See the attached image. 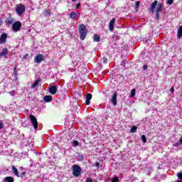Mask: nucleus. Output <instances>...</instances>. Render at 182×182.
<instances>
[{
	"instance_id": "f257e3e1",
	"label": "nucleus",
	"mask_w": 182,
	"mask_h": 182,
	"mask_svg": "<svg viewBox=\"0 0 182 182\" xmlns=\"http://www.w3.org/2000/svg\"><path fill=\"white\" fill-rule=\"evenodd\" d=\"M78 32L80 33V38L81 41H85L87 36V28L86 25L81 24L78 26Z\"/></svg>"
},
{
	"instance_id": "f03ea898",
	"label": "nucleus",
	"mask_w": 182,
	"mask_h": 182,
	"mask_svg": "<svg viewBox=\"0 0 182 182\" xmlns=\"http://www.w3.org/2000/svg\"><path fill=\"white\" fill-rule=\"evenodd\" d=\"M80 174H82V168L79 165L74 164L73 166V175L74 177H80Z\"/></svg>"
},
{
	"instance_id": "7ed1b4c3",
	"label": "nucleus",
	"mask_w": 182,
	"mask_h": 182,
	"mask_svg": "<svg viewBox=\"0 0 182 182\" xmlns=\"http://www.w3.org/2000/svg\"><path fill=\"white\" fill-rule=\"evenodd\" d=\"M163 6L164 4H158L157 7L156 9V14H155V19L156 21H159L160 19V13L163 12Z\"/></svg>"
},
{
	"instance_id": "20e7f679",
	"label": "nucleus",
	"mask_w": 182,
	"mask_h": 182,
	"mask_svg": "<svg viewBox=\"0 0 182 182\" xmlns=\"http://www.w3.org/2000/svg\"><path fill=\"white\" fill-rule=\"evenodd\" d=\"M26 8L25 7V5L22 4H19L16 7V12L18 14L19 16H22V14H23L26 11Z\"/></svg>"
},
{
	"instance_id": "39448f33",
	"label": "nucleus",
	"mask_w": 182,
	"mask_h": 182,
	"mask_svg": "<svg viewBox=\"0 0 182 182\" xmlns=\"http://www.w3.org/2000/svg\"><path fill=\"white\" fill-rule=\"evenodd\" d=\"M22 28V23L21 21H16L12 25V29L14 32H19Z\"/></svg>"
},
{
	"instance_id": "423d86ee",
	"label": "nucleus",
	"mask_w": 182,
	"mask_h": 182,
	"mask_svg": "<svg viewBox=\"0 0 182 182\" xmlns=\"http://www.w3.org/2000/svg\"><path fill=\"white\" fill-rule=\"evenodd\" d=\"M30 120L31 121V123L35 129L39 127V124L38 123V119H36V117H35L34 115H30Z\"/></svg>"
},
{
	"instance_id": "0eeeda50",
	"label": "nucleus",
	"mask_w": 182,
	"mask_h": 182,
	"mask_svg": "<svg viewBox=\"0 0 182 182\" xmlns=\"http://www.w3.org/2000/svg\"><path fill=\"white\" fill-rule=\"evenodd\" d=\"M43 60H45V55H43V54H39L34 58V62L36 63H41V62H43Z\"/></svg>"
},
{
	"instance_id": "6e6552de",
	"label": "nucleus",
	"mask_w": 182,
	"mask_h": 182,
	"mask_svg": "<svg viewBox=\"0 0 182 182\" xmlns=\"http://www.w3.org/2000/svg\"><path fill=\"white\" fill-rule=\"evenodd\" d=\"M114 23H116V19H111L109 23V30L110 31V32H113V31H114Z\"/></svg>"
},
{
	"instance_id": "1a4fd4ad",
	"label": "nucleus",
	"mask_w": 182,
	"mask_h": 182,
	"mask_svg": "<svg viewBox=\"0 0 182 182\" xmlns=\"http://www.w3.org/2000/svg\"><path fill=\"white\" fill-rule=\"evenodd\" d=\"M111 103L113 105V106H116L117 105V92H114V94L112 96L111 99Z\"/></svg>"
},
{
	"instance_id": "9d476101",
	"label": "nucleus",
	"mask_w": 182,
	"mask_h": 182,
	"mask_svg": "<svg viewBox=\"0 0 182 182\" xmlns=\"http://www.w3.org/2000/svg\"><path fill=\"white\" fill-rule=\"evenodd\" d=\"M157 5H159V1L157 0H155L154 2L151 3L150 6L151 14H154V11Z\"/></svg>"
},
{
	"instance_id": "9b49d317",
	"label": "nucleus",
	"mask_w": 182,
	"mask_h": 182,
	"mask_svg": "<svg viewBox=\"0 0 182 182\" xmlns=\"http://www.w3.org/2000/svg\"><path fill=\"white\" fill-rule=\"evenodd\" d=\"M9 15V16L5 19V23L6 25H12V23H14V19L12 16H11V14Z\"/></svg>"
},
{
	"instance_id": "f8f14e48",
	"label": "nucleus",
	"mask_w": 182,
	"mask_h": 182,
	"mask_svg": "<svg viewBox=\"0 0 182 182\" xmlns=\"http://www.w3.org/2000/svg\"><path fill=\"white\" fill-rule=\"evenodd\" d=\"M92 94L90 93H87L86 97H85V105H87V106H89V105H90V100H92Z\"/></svg>"
},
{
	"instance_id": "ddd939ff",
	"label": "nucleus",
	"mask_w": 182,
	"mask_h": 182,
	"mask_svg": "<svg viewBox=\"0 0 182 182\" xmlns=\"http://www.w3.org/2000/svg\"><path fill=\"white\" fill-rule=\"evenodd\" d=\"M8 38V35L6 33H3L0 37V43H5L6 42V39Z\"/></svg>"
},
{
	"instance_id": "4468645a",
	"label": "nucleus",
	"mask_w": 182,
	"mask_h": 182,
	"mask_svg": "<svg viewBox=\"0 0 182 182\" xmlns=\"http://www.w3.org/2000/svg\"><path fill=\"white\" fill-rule=\"evenodd\" d=\"M56 92H58V87L56 86H51L49 88V92L50 95H56Z\"/></svg>"
},
{
	"instance_id": "2eb2a0df",
	"label": "nucleus",
	"mask_w": 182,
	"mask_h": 182,
	"mask_svg": "<svg viewBox=\"0 0 182 182\" xmlns=\"http://www.w3.org/2000/svg\"><path fill=\"white\" fill-rule=\"evenodd\" d=\"M53 100L52 98V95H46L44 97H43V100L44 102H46V103H49L50 102V101Z\"/></svg>"
},
{
	"instance_id": "dca6fc26",
	"label": "nucleus",
	"mask_w": 182,
	"mask_h": 182,
	"mask_svg": "<svg viewBox=\"0 0 182 182\" xmlns=\"http://www.w3.org/2000/svg\"><path fill=\"white\" fill-rule=\"evenodd\" d=\"M11 170L16 177H19V172H18V168L15 166H12Z\"/></svg>"
},
{
	"instance_id": "f3484780",
	"label": "nucleus",
	"mask_w": 182,
	"mask_h": 182,
	"mask_svg": "<svg viewBox=\"0 0 182 182\" xmlns=\"http://www.w3.org/2000/svg\"><path fill=\"white\" fill-rule=\"evenodd\" d=\"M50 15H52V11H50V10H49V9L44 10V16L46 18L50 16Z\"/></svg>"
},
{
	"instance_id": "a211bd4d",
	"label": "nucleus",
	"mask_w": 182,
	"mask_h": 182,
	"mask_svg": "<svg viewBox=\"0 0 182 182\" xmlns=\"http://www.w3.org/2000/svg\"><path fill=\"white\" fill-rule=\"evenodd\" d=\"M5 182H14L15 179L12 176H6L4 178Z\"/></svg>"
},
{
	"instance_id": "6ab92c4d",
	"label": "nucleus",
	"mask_w": 182,
	"mask_h": 182,
	"mask_svg": "<svg viewBox=\"0 0 182 182\" xmlns=\"http://www.w3.org/2000/svg\"><path fill=\"white\" fill-rule=\"evenodd\" d=\"M70 19H76V18H77V14H76L75 11H72L70 14Z\"/></svg>"
},
{
	"instance_id": "aec40b11",
	"label": "nucleus",
	"mask_w": 182,
	"mask_h": 182,
	"mask_svg": "<svg viewBox=\"0 0 182 182\" xmlns=\"http://www.w3.org/2000/svg\"><path fill=\"white\" fill-rule=\"evenodd\" d=\"M6 53H8V49L4 48L2 52H0V58H2L4 56H6Z\"/></svg>"
},
{
	"instance_id": "412c9836",
	"label": "nucleus",
	"mask_w": 182,
	"mask_h": 182,
	"mask_svg": "<svg viewBox=\"0 0 182 182\" xmlns=\"http://www.w3.org/2000/svg\"><path fill=\"white\" fill-rule=\"evenodd\" d=\"M181 36H182V25L178 29V35H177L178 39H180Z\"/></svg>"
},
{
	"instance_id": "4be33fe9",
	"label": "nucleus",
	"mask_w": 182,
	"mask_h": 182,
	"mask_svg": "<svg viewBox=\"0 0 182 182\" xmlns=\"http://www.w3.org/2000/svg\"><path fill=\"white\" fill-rule=\"evenodd\" d=\"M93 41L94 42H100V36L97 34L94 35Z\"/></svg>"
},
{
	"instance_id": "5701e85b",
	"label": "nucleus",
	"mask_w": 182,
	"mask_h": 182,
	"mask_svg": "<svg viewBox=\"0 0 182 182\" xmlns=\"http://www.w3.org/2000/svg\"><path fill=\"white\" fill-rule=\"evenodd\" d=\"M41 80H36L34 83L31 85V88L32 89H35V87H36V86H38L40 83Z\"/></svg>"
},
{
	"instance_id": "b1692460",
	"label": "nucleus",
	"mask_w": 182,
	"mask_h": 182,
	"mask_svg": "<svg viewBox=\"0 0 182 182\" xmlns=\"http://www.w3.org/2000/svg\"><path fill=\"white\" fill-rule=\"evenodd\" d=\"M139 6H140V1H136L135 3V11H138Z\"/></svg>"
},
{
	"instance_id": "393cba45",
	"label": "nucleus",
	"mask_w": 182,
	"mask_h": 182,
	"mask_svg": "<svg viewBox=\"0 0 182 182\" xmlns=\"http://www.w3.org/2000/svg\"><path fill=\"white\" fill-rule=\"evenodd\" d=\"M135 95H136V90L132 89L131 90L130 97H134Z\"/></svg>"
},
{
	"instance_id": "a878e982",
	"label": "nucleus",
	"mask_w": 182,
	"mask_h": 182,
	"mask_svg": "<svg viewBox=\"0 0 182 182\" xmlns=\"http://www.w3.org/2000/svg\"><path fill=\"white\" fill-rule=\"evenodd\" d=\"M136 130H137V127L133 126L130 129V133H136Z\"/></svg>"
},
{
	"instance_id": "bb28decb",
	"label": "nucleus",
	"mask_w": 182,
	"mask_h": 182,
	"mask_svg": "<svg viewBox=\"0 0 182 182\" xmlns=\"http://www.w3.org/2000/svg\"><path fill=\"white\" fill-rule=\"evenodd\" d=\"M141 140L143 141V143H146L147 139L146 138V135H142L141 136Z\"/></svg>"
},
{
	"instance_id": "cd10ccee",
	"label": "nucleus",
	"mask_w": 182,
	"mask_h": 182,
	"mask_svg": "<svg viewBox=\"0 0 182 182\" xmlns=\"http://www.w3.org/2000/svg\"><path fill=\"white\" fill-rule=\"evenodd\" d=\"M13 70H14V75H15V76H18V68L16 67H14Z\"/></svg>"
},
{
	"instance_id": "c85d7f7f",
	"label": "nucleus",
	"mask_w": 182,
	"mask_h": 182,
	"mask_svg": "<svg viewBox=\"0 0 182 182\" xmlns=\"http://www.w3.org/2000/svg\"><path fill=\"white\" fill-rule=\"evenodd\" d=\"M25 176H26V171H23L20 173L21 178H23V177H25Z\"/></svg>"
},
{
	"instance_id": "c756f323",
	"label": "nucleus",
	"mask_w": 182,
	"mask_h": 182,
	"mask_svg": "<svg viewBox=\"0 0 182 182\" xmlns=\"http://www.w3.org/2000/svg\"><path fill=\"white\" fill-rule=\"evenodd\" d=\"M111 182H119V178L117 176H115L112 178Z\"/></svg>"
},
{
	"instance_id": "7c9ffc66",
	"label": "nucleus",
	"mask_w": 182,
	"mask_h": 182,
	"mask_svg": "<svg viewBox=\"0 0 182 182\" xmlns=\"http://www.w3.org/2000/svg\"><path fill=\"white\" fill-rule=\"evenodd\" d=\"M173 2H174V0H168L166 4H168V5H172Z\"/></svg>"
},
{
	"instance_id": "2f4dec72",
	"label": "nucleus",
	"mask_w": 182,
	"mask_h": 182,
	"mask_svg": "<svg viewBox=\"0 0 182 182\" xmlns=\"http://www.w3.org/2000/svg\"><path fill=\"white\" fill-rule=\"evenodd\" d=\"M73 144H74V146H79V141L75 140V141L73 142Z\"/></svg>"
},
{
	"instance_id": "473e14b6",
	"label": "nucleus",
	"mask_w": 182,
	"mask_h": 182,
	"mask_svg": "<svg viewBox=\"0 0 182 182\" xmlns=\"http://www.w3.org/2000/svg\"><path fill=\"white\" fill-rule=\"evenodd\" d=\"M85 182H93V179L92 178H87Z\"/></svg>"
},
{
	"instance_id": "72a5a7b5",
	"label": "nucleus",
	"mask_w": 182,
	"mask_h": 182,
	"mask_svg": "<svg viewBox=\"0 0 182 182\" xmlns=\"http://www.w3.org/2000/svg\"><path fill=\"white\" fill-rule=\"evenodd\" d=\"M147 69H148L147 65H144L143 66V70H147Z\"/></svg>"
},
{
	"instance_id": "f704fd0d",
	"label": "nucleus",
	"mask_w": 182,
	"mask_h": 182,
	"mask_svg": "<svg viewBox=\"0 0 182 182\" xmlns=\"http://www.w3.org/2000/svg\"><path fill=\"white\" fill-rule=\"evenodd\" d=\"M4 128V123L0 122V130Z\"/></svg>"
},
{
	"instance_id": "c9c22d12",
	"label": "nucleus",
	"mask_w": 182,
	"mask_h": 182,
	"mask_svg": "<svg viewBox=\"0 0 182 182\" xmlns=\"http://www.w3.org/2000/svg\"><path fill=\"white\" fill-rule=\"evenodd\" d=\"M121 65H122V66H124V65H126V60L122 61Z\"/></svg>"
},
{
	"instance_id": "e433bc0d",
	"label": "nucleus",
	"mask_w": 182,
	"mask_h": 182,
	"mask_svg": "<svg viewBox=\"0 0 182 182\" xmlns=\"http://www.w3.org/2000/svg\"><path fill=\"white\" fill-rule=\"evenodd\" d=\"M171 93H174V87H172L171 88Z\"/></svg>"
},
{
	"instance_id": "4c0bfd02",
	"label": "nucleus",
	"mask_w": 182,
	"mask_h": 182,
	"mask_svg": "<svg viewBox=\"0 0 182 182\" xmlns=\"http://www.w3.org/2000/svg\"><path fill=\"white\" fill-rule=\"evenodd\" d=\"M103 62H104V63H107V58H104V59H103Z\"/></svg>"
},
{
	"instance_id": "58836bf2",
	"label": "nucleus",
	"mask_w": 182,
	"mask_h": 182,
	"mask_svg": "<svg viewBox=\"0 0 182 182\" xmlns=\"http://www.w3.org/2000/svg\"><path fill=\"white\" fill-rule=\"evenodd\" d=\"M80 4H77L76 5V9H78V8H80Z\"/></svg>"
},
{
	"instance_id": "ea45409f",
	"label": "nucleus",
	"mask_w": 182,
	"mask_h": 182,
	"mask_svg": "<svg viewBox=\"0 0 182 182\" xmlns=\"http://www.w3.org/2000/svg\"><path fill=\"white\" fill-rule=\"evenodd\" d=\"M95 166H96V167H99L100 164L98 162H95Z\"/></svg>"
},
{
	"instance_id": "a19ab883",
	"label": "nucleus",
	"mask_w": 182,
	"mask_h": 182,
	"mask_svg": "<svg viewBox=\"0 0 182 182\" xmlns=\"http://www.w3.org/2000/svg\"><path fill=\"white\" fill-rule=\"evenodd\" d=\"M173 146V147H177L178 146V144H174Z\"/></svg>"
},
{
	"instance_id": "79ce46f5",
	"label": "nucleus",
	"mask_w": 182,
	"mask_h": 182,
	"mask_svg": "<svg viewBox=\"0 0 182 182\" xmlns=\"http://www.w3.org/2000/svg\"><path fill=\"white\" fill-rule=\"evenodd\" d=\"M28 56V54H26L24 56H23V59H26V57Z\"/></svg>"
},
{
	"instance_id": "37998d69",
	"label": "nucleus",
	"mask_w": 182,
	"mask_h": 182,
	"mask_svg": "<svg viewBox=\"0 0 182 182\" xmlns=\"http://www.w3.org/2000/svg\"><path fill=\"white\" fill-rule=\"evenodd\" d=\"M181 144L182 145V139H179Z\"/></svg>"
},
{
	"instance_id": "c03bdc74",
	"label": "nucleus",
	"mask_w": 182,
	"mask_h": 182,
	"mask_svg": "<svg viewBox=\"0 0 182 182\" xmlns=\"http://www.w3.org/2000/svg\"><path fill=\"white\" fill-rule=\"evenodd\" d=\"M76 0H72L73 2H75Z\"/></svg>"
},
{
	"instance_id": "a18cd8bd",
	"label": "nucleus",
	"mask_w": 182,
	"mask_h": 182,
	"mask_svg": "<svg viewBox=\"0 0 182 182\" xmlns=\"http://www.w3.org/2000/svg\"><path fill=\"white\" fill-rule=\"evenodd\" d=\"M113 38H114V35L113 36Z\"/></svg>"
}]
</instances>
